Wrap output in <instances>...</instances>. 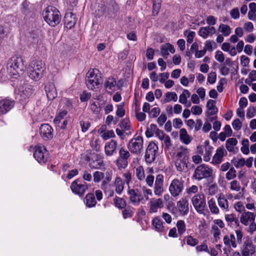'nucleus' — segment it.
Masks as SVG:
<instances>
[{"instance_id": "obj_1", "label": "nucleus", "mask_w": 256, "mask_h": 256, "mask_svg": "<svg viewBox=\"0 0 256 256\" xmlns=\"http://www.w3.org/2000/svg\"><path fill=\"white\" fill-rule=\"evenodd\" d=\"M189 150L184 146L178 147L173 156L175 167L177 171L186 172L188 168L189 163Z\"/></svg>"}, {"instance_id": "obj_2", "label": "nucleus", "mask_w": 256, "mask_h": 256, "mask_svg": "<svg viewBox=\"0 0 256 256\" xmlns=\"http://www.w3.org/2000/svg\"><path fill=\"white\" fill-rule=\"evenodd\" d=\"M25 67L23 60L20 57L12 56L7 62V72L12 78H17L19 77L23 74Z\"/></svg>"}, {"instance_id": "obj_3", "label": "nucleus", "mask_w": 256, "mask_h": 256, "mask_svg": "<svg viewBox=\"0 0 256 256\" xmlns=\"http://www.w3.org/2000/svg\"><path fill=\"white\" fill-rule=\"evenodd\" d=\"M45 64L41 60H32L29 64L27 71L30 78L35 81L40 80L45 70Z\"/></svg>"}, {"instance_id": "obj_4", "label": "nucleus", "mask_w": 256, "mask_h": 256, "mask_svg": "<svg viewBox=\"0 0 256 256\" xmlns=\"http://www.w3.org/2000/svg\"><path fill=\"white\" fill-rule=\"evenodd\" d=\"M44 21L50 26H55L60 22L61 15L59 10L55 7L49 6L42 12Z\"/></svg>"}, {"instance_id": "obj_5", "label": "nucleus", "mask_w": 256, "mask_h": 256, "mask_svg": "<svg viewBox=\"0 0 256 256\" xmlns=\"http://www.w3.org/2000/svg\"><path fill=\"white\" fill-rule=\"evenodd\" d=\"M102 78V74L97 68H93L88 71L86 74V84L88 88L94 90L98 88Z\"/></svg>"}, {"instance_id": "obj_6", "label": "nucleus", "mask_w": 256, "mask_h": 256, "mask_svg": "<svg viewBox=\"0 0 256 256\" xmlns=\"http://www.w3.org/2000/svg\"><path fill=\"white\" fill-rule=\"evenodd\" d=\"M256 216L254 213L246 212H242L240 218V222L242 224L248 226L246 231L250 234H253L256 230Z\"/></svg>"}, {"instance_id": "obj_7", "label": "nucleus", "mask_w": 256, "mask_h": 256, "mask_svg": "<svg viewBox=\"0 0 256 256\" xmlns=\"http://www.w3.org/2000/svg\"><path fill=\"white\" fill-rule=\"evenodd\" d=\"M234 233L236 236L234 234H230L224 236L223 238L224 244L229 248H236L242 242L244 234L242 230H236Z\"/></svg>"}, {"instance_id": "obj_8", "label": "nucleus", "mask_w": 256, "mask_h": 256, "mask_svg": "<svg viewBox=\"0 0 256 256\" xmlns=\"http://www.w3.org/2000/svg\"><path fill=\"white\" fill-rule=\"evenodd\" d=\"M212 173L213 170L211 167L206 164H201L195 169L193 177L196 180H200L212 176Z\"/></svg>"}, {"instance_id": "obj_9", "label": "nucleus", "mask_w": 256, "mask_h": 256, "mask_svg": "<svg viewBox=\"0 0 256 256\" xmlns=\"http://www.w3.org/2000/svg\"><path fill=\"white\" fill-rule=\"evenodd\" d=\"M184 183L182 178H175L172 180L168 190L172 196L176 198L182 194L184 189Z\"/></svg>"}, {"instance_id": "obj_10", "label": "nucleus", "mask_w": 256, "mask_h": 256, "mask_svg": "<svg viewBox=\"0 0 256 256\" xmlns=\"http://www.w3.org/2000/svg\"><path fill=\"white\" fill-rule=\"evenodd\" d=\"M191 202L198 213H204L206 206V200L204 194H198L194 195L191 198Z\"/></svg>"}, {"instance_id": "obj_11", "label": "nucleus", "mask_w": 256, "mask_h": 256, "mask_svg": "<svg viewBox=\"0 0 256 256\" xmlns=\"http://www.w3.org/2000/svg\"><path fill=\"white\" fill-rule=\"evenodd\" d=\"M256 251V246L253 244L252 240L249 236L244 238L240 246V252L242 256H252Z\"/></svg>"}, {"instance_id": "obj_12", "label": "nucleus", "mask_w": 256, "mask_h": 256, "mask_svg": "<svg viewBox=\"0 0 256 256\" xmlns=\"http://www.w3.org/2000/svg\"><path fill=\"white\" fill-rule=\"evenodd\" d=\"M128 148L129 150L134 154H140L143 149V139L142 136H138L132 138L128 142Z\"/></svg>"}, {"instance_id": "obj_13", "label": "nucleus", "mask_w": 256, "mask_h": 256, "mask_svg": "<svg viewBox=\"0 0 256 256\" xmlns=\"http://www.w3.org/2000/svg\"><path fill=\"white\" fill-rule=\"evenodd\" d=\"M34 156L39 163H44L48 159L47 150L44 146L37 145L34 148Z\"/></svg>"}, {"instance_id": "obj_14", "label": "nucleus", "mask_w": 256, "mask_h": 256, "mask_svg": "<svg viewBox=\"0 0 256 256\" xmlns=\"http://www.w3.org/2000/svg\"><path fill=\"white\" fill-rule=\"evenodd\" d=\"M225 224L224 222L220 219H216L213 221V224L212 226L211 232L212 234L214 240L217 242L220 240V236L221 234L220 229L224 228Z\"/></svg>"}, {"instance_id": "obj_15", "label": "nucleus", "mask_w": 256, "mask_h": 256, "mask_svg": "<svg viewBox=\"0 0 256 256\" xmlns=\"http://www.w3.org/2000/svg\"><path fill=\"white\" fill-rule=\"evenodd\" d=\"M88 188V185L87 184H79L78 180L74 181L70 186L72 192L80 196L83 195Z\"/></svg>"}, {"instance_id": "obj_16", "label": "nucleus", "mask_w": 256, "mask_h": 256, "mask_svg": "<svg viewBox=\"0 0 256 256\" xmlns=\"http://www.w3.org/2000/svg\"><path fill=\"white\" fill-rule=\"evenodd\" d=\"M118 144L117 141L111 140L106 142L104 146V153L106 156H111L116 153Z\"/></svg>"}, {"instance_id": "obj_17", "label": "nucleus", "mask_w": 256, "mask_h": 256, "mask_svg": "<svg viewBox=\"0 0 256 256\" xmlns=\"http://www.w3.org/2000/svg\"><path fill=\"white\" fill-rule=\"evenodd\" d=\"M40 133L44 140L52 139L53 137V129L48 124H42L40 128Z\"/></svg>"}, {"instance_id": "obj_18", "label": "nucleus", "mask_w": 256, "mask_h": 256, "mask_svg": "<svg viewBox=\"0 0 256 256\" xmlns=\"http://www.w3.org/2000/svg\"><path fill=\"white\" fill-rule=\"evenodd\" d=\"M128 194L130 202L134 205L139 204L143 199V196L138 189H128Z\"/></svg>"}, {"instance_id": "obj_19", "label": "nucleus", "mask_w": 256, "mask_h": 256, "mask_svg": "<svg viewBox=\"0 0 256 256\" xmlns=\"http://www.w3.org/2000/svg\"><path fill=\"white\" fill-rule=\"evenodd\" d=\"M110 180L111 178L110 176H107L102 181L100 185L101 188L104 191L105 194L107 195L108 197H112L114 196L113 186L109 184Z\"/></svg>"}, {"instance_id": "obj_20", "label": "nucleus", "mask_w": 256, "mask_h": 256, "mask_svg": "<svg viewBox=\"0 0 256 256\" xmlns=\"http://www.w3.org/2000/svg\"><path fill=\"white\" fill-rule=\"evenodd\" d=\"M227 152L224 147L218 148L212 157V163L214 165L220 164L222 162L223 157Z\"/></svg>"}, {"instance_id": "obj_21", "label": "nucleus", "mask_w": 256, "mask_h": 256, "mask_svg": "<svg viewBox=\"0 0 256 256\" xmlns=\"http://www.w3.org/2000/svg\"><path fill=\"white\" fill-rule=\"evenodd\" d=\"M164 176L162 174H158L156 178L154 193L156 196H160L163 192Z\"/></svg>"}, {"instance_id": "obj_22", "label": "nucleus", "mask_w": 256, "mask_h": 256, "mask_svg": "<svg viewBox=\"0 0 256 256\" xmlns=\"http://www.w3.org/2000/svg\"><path fill=\"white\" fill-rule=\"evenodd\" d=\"M150 211V214L155 213L158 212V208L163 207V202L161 198H151L149 202Z\"/></svg>"}, {"instance_id": "obj_23", "label": "nucleus", "mask_w": 256, "mask_h": 256, "mask_svg": "<svg viewBox=\"0 0 256 256\" xmlns=\"http://www.w3.org/2000/svg\"><path fill=\"white\" fill-rule=\"evenodd\" d=\"M45 92L48 100H54L57 96L56 87L52 82H48L46 85Z\"/></svg>"}, {"instance_id": "obj_24", "label": "nucleus", "mask_w": 256, "mask_h": 256, "mask_svg": "<svg viewBox=\"0 0 256 256\" xmlns=\"http://www.w3.org/2000/svg\"><path fill=\"white\" fill-rule=\"evenodd\" d=\"M238 144V140L236 138H229L226 142V150L230 152L236 154L238 152V148L236 146Z\"/></svg>"}, {"instance_id": "obj_25", "label": "nucleus", "mask_w": 256, "mask_h": 256, "mask_svg": "<svg viewBox=\"0 0 256 256\" xmlns=\"http://www.w3.org/2000/svg\"><path fill=\"white\" fill-rule=\"evenodd\" d=\"M177 207L180 214L184 216L186 215L189 210L188 202L186 198H182L177 202Z\"/></svg>"}, {"instance_id": "obj_26", "label": "nucleus", "mask_w": 256, "mask_h": 256, "mask_svg": "<svg viewBox=\"0 0 256 256\" xmlns=\"http://www.w3.org/2000/svg\"><path fill=\"white\" fill-rule=\"evenodd\" d=\"M14 106V101L4 100L0 102V114H4L8 112Z\"/></svg>"}, {"instance_id": "obj_27", "label": "nucleus", "mask_w": 256, "mask_h": 256, "mask_svg": "<svg viewBox=\"0 0 256 256\" xmlns=\"http://www.w3.org/2000/svg\"><path fill=\"white\" fill-rule=\"evenodd\" d=\"M64 21L66 28L70 30L76 24V20L75 18V15L72 12L66 14Z\"/></svg>"}, {"instance_id": "obj_28", "label": "nucleus", "mask_w": 256, "mask_h": 256, "mask_svg": "<svg viewBox=\"0 0 256 256\" xmlns=\"http://www.w3.org/2000/svg\"><path fill=\"white\" fill-rule=\"evenodd\" d=\"M22 12L26 16L32 17L34 14V8L29 2L25 0L22 4Z\"/></svg>"}, {"instance_id": "obj_29", "label": "nucleus", "mask_w": 256, "mask_h": 256, "mask_svg": "<svg viewBox=\"0 0 256 256\" xmlns=\"http://www.w3.org/2000/svg\"><path fill=\"white\" fill-rule=\"evenodd\" d=\"M152 226L155 230L162 232L165 230L164 223L159 217H154L152 220Z\"/></svg>"}, {"instance_id": "obj_30", "label": "nucleus", "mask_w": 256, "mask_h": 256, "mask_svg": "<svg viewBox=\"0 0 256 256\" xmlns=\"http://www.w3.org/2000/svg\"><path fill=\"white\" fill-rule=\"evenodd\" d=\"M33 90L31 86L28 84H24L18 89V94L24 98L30 96Z\"/></svg>"}, {"instance_id": "obj_31", "label": "nucleus", "mask_w": 256, "mask_h": 256, "mask_svg": "<svg viewBox=\"0 0 256 256\" xmlns=\"http://www.w3.org/2000/svg\"><path fill=\"white\" fill-rule=\"evenodd\" d=\"M175 52V50L174 46L169 43L165 44L162 45L160 49V54L164 58H167L169 55V52L174 54Z\"/></svg>"}, {"instance_id": "obj_32", "label": "nucleus", "mask_w": 256, "mask_h": 256, "mask_svg": "<svg viewBox=\"0 0 256 256\" xmlns=\"http://www.w3.org/2000/svg\"><path fill=\"white\" fill-rule=\"evenodd\" d=\"M217 200L214 198H211L208 200V204L210 212L212 214H218L220 213V210L217 206Z\"/></svg>"}, {"instance_id": "obj_33", "label": "nucleus", "mask_w": 256, "mask_h": 256, "mask_svg": "<svg viewBox=\"0 0 256 256\" xmlns=\"http://www.w3.org/2000/svg\"><path fill=\"white\" fill-rule=\"evenodd\" d=\"M216 102L212 100H209L206 104V114L207 116H213L216 114L218 112V109L215 105Z\"/></svg>"}, {"instance_id": "obj_34", "label": "nucleus", "mask_w": 256, "mask_h": 256, "mask_svg": "<svg viewBox=\"0 0 256 256\" xmlns=\"http://www.w3.org/2000/svg\"><path fill=\"white\" fill-rule=\"evenodd\" d=\"M190 94L188 90H184L182 94L179 96V102L184 105L187 108L191 106L190 102H188V98H190Z\"/></svg>"}, {"instance_id": "obj_35", "label": "nucleus", "mask_w": 256, "mask_h": 256, "mask_svg": "<svg viewBox=\"0 0 256 256\" xmlns=\"http://www.w3.org/2000/svg\"><path fill=\"white\" fill-rule=\"evenodd\" d=\"M124 182L120 176H116L114 182L115 191L118 194H120L124 189Z\"/></svg>"}, {"instance_id": "obj_36", "label": "nucleus", "mask_w": 256, "mask_h": 256, "mask_svg": "<svg viewBox=\"0 0 256 256\" xmlns=\"http://www.w3.org/2000/svg\"><path fill=\"white\" fill-rule=\"evenodd\" d=\"M180 140L185 144H188L192 139L190 136L188 134L186 130L184 128H181L180 130Z\"/></svg>"}, {"instance_id": "obj_37", "label": "nucleus", "mask_w": 256, "mask_h": 256, "mask_svg": "<svg viewBox=\"0 0 256 256\" xmlns=\"http://www.w3.org/2000/svg\"><path fill=\"white\" fill-rule=\"evenodd\" d=\"M104 86L106 90L108 92L115 90L116 86V80L112 77L108 78L104 83Z\"/></svg>"}, {"instance_id": "obj_38", "label": "nucleus", "mask_w": 256, "mask_h": 256, "mask_svg": "<svg viewBox=\"0 0 256 256\" xmlns=\"http://www.w3.org/2000/svg\"><path fill=\"white\" fill-rule=\"evenodd\" d=\"M218 204L224 212L229 211V205L228 200L224 196H220L216 199Z\"/></svg>"}, {"instance_id": "obj_39", "label": "nucleus", "mask_w": 256, "mask_h": 256, "mask_svg": "<svg viewBox=\"0 0 256 256\" xmlns=\"http://www.w3.org/2000/svg\"><path fill=\"white\" fill-rule=\"evenodd\" d=\"M224 218L228 225L230 226H239V220L234 214H226Z\"/></svg>"}, {"instance_id": "obj_40", "label": "nucleus", "mask_w": 256, "mask_h": 256, "mask_svg": "<svg viewBox=\"0 0 256 256\" xmlns=\"http://www.w3.org/2000/svg\"><path fill=\"white\" fill-rule=\"evenodd\" d=\"M85 202L88 207L91 208L95 206L96 202L94 194L92 193L87 194L85 198Z\"/></svg>"}, {"instance_id": "obj_41", "label": "nucleus", "mask_w": 256, "mask_h": 256, "mask_svg": "<svg viewBox=\"0 0 256 256\" xmlns=\"http://www.w3.org/2000/svg\"><path fill=\"white\" fill-rule=\"evenodd\" d=\"M128 160L118 157L116 164L118 169H124L128 165Z\"/></svg>"}, {"instance_id": "obj_42", "label": "nucleus", "mask_w": 256, "mask_h": 256, "mask_svg": "<svg viewBox=\"0 0 256 256\" xmlns=\"http://www.w3.org/2000/svg\"><path fill=\"white\" fill-rule=\"evenodd\" d=\"M158 150V146L154 142H150L146 150V152L156 156Z\"/></svg>"}, {"instance_id": "obj_43", "label": "nucleus", "mask_w": 256, "mask_h": 256, "mask_svg": "<svg viewBox=\"0 0 256 256\" xmlns=\"http://www.w3.org/2000/svg\"><path fill=\"white\" fill-rule=\"evenodd\" d=\"M114 202L116 206L120 208H122L126 206V202L124 200L118 196H116L114 198Z\"/></svg>"}, {"instance_id": "obj_44", "label": "nucleus", "mask_w": 256, "mask_h": 256, "mask_svg": "<svg viewBox=\"0 0 256 256\" xmlns=\"http://www.w3.org/2000/svg\"><path fill=\"white\" fill-rule=\"evenodd\" d=\"M176 227L178 228V233L182 235L186 230V226L184 222L182 220H178L176 223Z\"/></svg>"}, {"instance_id": "obj_45", "label": "nucleus", "mask_w": 256, "mask_h": 256, "mask_svg": "<svg viewBox=\"0 0 256 256\" xmlns=\"http://www.w3.org/2000/svg\"><path fill=\"white\" fill-rule=\"evenodd\" d=\"M98 132L102 134V137L104 140H107L110 138H114L115 136V134L112 130L103 132L99 130Z\"/></svg>"}, {"instance_id": "obj_46", "label": "nucleus", "mask_w": 256, "mask_h": 256, "mask_svg": "<svg viewBox=\"0 0 256 256\" xmlns=\"http://www.w3.org/2000/svg\"><path fill=\"white\" fill-rule=\"evenodd\" d=\"M165 102H170L171 100L176 102L178 100V96L175 92H167L165 94Z\"/></svg>"}, {"instance_id": "obj_47", "label": "nucleus", "mask_w": 256, "mask_h": 256, "mask_svg": "<svg viewBox=\"0 0 256 256\" xmlns=\"http://www.w3.org/2000/svg\"><path fill=\"white\" fill-rule=\"evenodd\" d=\"M212 148L210 146L206 147L204 154V160L208 162L210 160V157L212 153Z\"/></svg>"}, {"instance_id": "obj_48", "label": "nucleus", "mask_w": 256, "mask_h": 256, "mask_svg": "<svg viewBox=\"0 0 256 256\" xmlns=\"http://www.w3.org/2000/svg\"><path fill=\"white\" fill-rule=\"evenodd\" d=\"M242 146L240 150L244 154H248L250 152L249 150V142L248 139H244L242 142Z\"/></svg>"}, {"instance_id": "obj_49", "label": "nucleus", "mask_w": 256, "mask_h": 256, "mask_svg": "<svg viewBox=\"0 0 256 256\" xmlns=\"http://www.w3.org/2000/svg\"><path fill=\"white\" fill-rule=\"evenodd\" d=\"M100 140L98 138H93L90 142L91 147L97 152L100 150Z\"/></svg>"}, {"instance_id": "obj_50", "label": "nucleus", "mask_w": 256, "mask_h": 256, "mask_svg": "<svg viewBox=\"0 0 256 256\" xmlns=\"http://www.w3.org/2000/svg\"><path fill=\"white\" fill-rule=\"evenodd\" d=\"M230 188L232 191L239 192L241 189L240 184L236 180H233L230 182Z\"/></svg>"}, {"instance_id": "obj_51", "label": "nucleus", "mask_w": 256, "mask_h": 256, "mask_svg": "<svg viewBox=\"0 0 256 256\" xmlns=\"http://www.w3.org/2000/svg\"><path fill=\"white\" fill-rule=\"evenodd\" d=\"M119 158H125L128 160V158L130 156V152L127 150L124 147H122L120 148L118 152Z\"/></svg>"}, {"instance_id": "obj_52", "label": "nucleus", "mask_w": 256, "mask_h": 256, "mask_svg": "<svg viewBox=\"0 0 256 256\" xmlns=\"http://www.w3.org/2000/svg\"><path fill=\"white\" fill-rule=\"evenodd\" d=\"M136 174L140 180H144L145 176L144 168L142 166H138L136 168Z\"/></svg>"}, {"instance_id": "obj_53", "label": "nucleus", "mask_w": 256, "mask_h": 256, "mask_svg": "<svg viewBox=\"0 0 256 256\" xmlns=\"http://www.w3.org/2000/svg\"><path fill=\"white\" fill-rule=\"evenodd\" d=\"M104 174L103 172L96 171L93 174L94 182L96 183L99 182L104 178Z\"/></svg>"}, {"instance_id": "obj_54", "label": "nucleus", "mask_w": 256, "mask_h": 256, "mask_svg": "<svg viewBox=\"0 0 256 256\" xmlns=\"http://www.w3.org/2000/svg\"><path fill=\"white\" fill-rule=\"evenodd\" d=\"M67 114V112L66 110H62L56 116L54 120V122L56 124H59L61 120L66 116Z\"/></svg>"}, {"instance_id": "obj_55", "label": "nucleus", "mask_w": 256, "mask_h": 256, "mask_svg": "<svg viewBox=\"0 0 256 256\" xmlns=\"http://www.w3.org/2000/svg\"><path fill=\"white\" fill-rule=\"evenodd\" d=\"M233 164L236 168H240L245 164V160L244 158L234 159L232 160Z\"/></svg>"}, {"instance_id": "obj_56", "label": "nucleus", "mask_w": 256, "mask_h": 256, "mask_svg": "<svg viewBox=\"0 0 256 256\" xmlns=\"http://www.w3.org/2000/svg\"><path fill=\"white\" fill-rule=\"evenodd\" d=\"M120 128L122 130L126 131L130 130V122L126 119H124L120 124Z\"/></svg>"}, {"instance_id": "obj_57", "label": "nucleus", "mask_w": 256, "mask_h": 256, "mask_svg": "<svg viewBox=\"0 0 256 256\" xmlns=\"http://www.w3.org/2000/svg\"><path fill=\"white\" fill-rule=\"evenodd\" d=\"M236 176V172L234 168H231L226 174V178L230 180L235 178Z\"/></svg>"}, {"instance_id": "obj_58", "label": "nucleus", "mask_w": 256, "mask_h": 256, "mask_svg": "<svg viewBox=\"0 0 256 256\" xmlns=\"http://www.w3.org/2000/svg\"><path fill=\"white\" fill-rule=\"evenodd\" d=\"M198 242V240L194 238L191 236H188L186 237V244L188 245H189L191 246H196Z\"/></svg>"}, {"instance_id": "obj_59", "label": "nucleus", "mask_w": 256, "mask_h": 256, "mask_svg": "<svg viewBox=\"0 0 256 256\" xmlns=\"http://www.w3.org/2000/svg\"><path fill=\"white\" fill-rule=\"evenodd\" d=\"M90 109L94 114H98L101 110L100 104H96V102H93L90 104Z\"/></svg>"}, {"instance_id": "obj_60", "label": "nucleus", "mask_w": 256, "mask_h": 256, "mask_svg": "<svg viewBox=\"0 0 256 256\" xmlns=\"http://www.w3.org/2000/svg\"><path fill=\"white\" fill-rule=\"evenodd\" d=\"M234 209L240 213L245 212V207L241 202H237L234 206Z\"/></svg>"}, {"instance_id": "obj_61", "label": "nucleus", "mask_w": 256, "mask_h": 256, "mask_svg": "<svg viewBox=\"0 0 256 256\" xmlns=\"http://www.w3.org/2000/svg\"><path fill=\"white\" fill-rule=\"evenodd\" d=\"M190 111L194 115H200L202 112L201 106H194L191 108Z\"/></svg>"}, {"instance_id": "obj_62", "label": "nucleus", "mask_w": 256, "mask_h": 256, "mask_svg": "<svg viewBox=\"0 0 256 256\" xmlns=\"http://www.w3.org/2000/svg\"><path fill=\"white\" fill-rule=\"evenodd\" d=\"M123 216L124 218H129L132 216L134 211L132 208H127L122 212Z\"/></svg>"}, {"instance_id": "obj_63", "label": "nucleus", "mask_w": 256, "mask_h": 256, "mask_svg": "<svg viewBox=\"0 0 256 256\" xmlns=\"http://www.w3.org/2000/svg\"><path fill=\"white\" fill-rule=\"evenodd\" d=\"M102 164V160H94L90 162V167L95 169L99 168Z\"/></svg>"}, {"instance_id": "obj_64", "label": "nucleus", "mask_w": 256, "mask_h": 256, "mask_svg": "<svg viewBox=\"0 0 256 256\" xmlns=\"http://www.w3.org/2000/svg\"><path fill=\"white\" fill-rule=\"evenodd\" d=\"M160 112V108L158 107H154L152 108L149 112L150 117H157Z\"/></svg>"}]
</instances>
